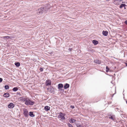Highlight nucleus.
<instances>
[{
  "mask_svg": "<svg viewBox=\"0 0 127 127\" xmlns=\"http://www.w3.org/2000/svg\"><path fill=\"white\" fill-rule=\"evenodd\" d=\"M2 81V79L1 78H0V83Z\"/></svg>",
  "mask_w": 127,
  "mask_h": 127,
  "instance_id": "nucleus-29",
  "label": "nucleus"
},
{
  "mask_svg": "<svg viewBox=\"0 0 127 127\" xmlns=\"http://www.w3.org/2000/svg\"><path fill=\"white\" fill-rule=\"evenodd\" d=\"M46 85V86H50L51 85V81L50 80H46L45 83Z\"/></svg>",
  "mask_w": 127,
  "mask_h": 127,
  "instance_id": "nucleus-6",
  "label": "nucleus"
},
{
  "mask_svg": "<svg viewBox=\"0 0 127 127\" xmlns=\"http://www.w3.org/2000/svg\"><path fill=\"white\" fill-rule=\"evenodd\" d=\"M125 23L127 25V20H126L125 22Z\"/></svg>",
  "mask_w": 127,
  "mask_h": 127,
  "instance_id": "nucleus-31",
  "label": "nucleus"
},
{
  "mask_svg": "<svg viewBox=\"0 0 127 127\" xmlns=\"http://www.w3.org/2000/svg\"><path fill=\"white\" fill-rule=\"evenodd\" d=\"M126 5L125 4H122L120 6V8H122L123 7H125ZM125 9H126L125 7H124Z\"/></svg>",
  "mask_w": 127,
  "mask_h": 127,
  "instance_id": "nucleus-16",
  "label": "nucleus"
},
{
  "mask_svg": "<svg viewBox=\"0 0 127 127\" xmlns=\"http://www.w3.org/2000/svg\"><path fill=\"white\" fill-rule=\"evenodd\" d=\"M59 115L58 116L59 118H60L62 120H64L65 118L64 116L65 115V114L63 113L60 112L59 113Z\"/></svg>",
  "mask_w": 127,
  "mask_h": 127,
  "instance_id": "nucleus-1",
  "label": "nucleus"
},
{
  "mask_svg": "<svg viewBox=\"0 0 127 127\" xmlns=\"http://www.w3.org/2000/svg\"><path fill=\"white\" fill-rule=\"evenodd\" d=\"M121 1V0H114L113 3L116 5H119L120 4Z\"/></svg>",
  "mask_w": 127,
  "mask_h": 127,
  "instance_id": "nucleus-7",
  "label": "nucleus"
},
{
  "mask_svg": "<svg viewBox=\"0 0 127 127\" xmlns=\"http://www.w3.org/2000/svg\"><path fill=\"white\" fill-rule=\"evenodd\" d=\"M34 102L29 99H28L25 101V104L27 105H32Z\"/></svg>",
  "mask_w": 127,
  "mask_h": 127,
  "instance_id": "nucleus-3",
  "label": "nucleus"
},
{
  "mask_svg": "<svg viewBox=\"0 0 127 127\" xmlns=\"http://www.w3.org/2000/svg\"><path fill=\"white\" fill-rule=\"evenodd\" d=\"M9 96V94L8 93H6L4 94L3 96L5 97H8Z\"/></svg>",
  "mask_w": 127,
  "mask_h": 127,
  "instance_id": "nucleus-11",
  "label": "nucleus"
},
{
  "mask_svg": "<svg viewBox=\"0 0 127 127\" xmlns=\"http://www.w3.org/2000/svg\"><path fill=\"white\" fill-rule=\"evenodd\" d=\"M50 92L51 93H52L53 91L54 88L53 87H51L50 88Z\"/></svg>",
  "mask_w": 127,
  "mask_h": 127,
  "instance_id": "nucleus-20",
  "label": "nucleus"
},
{
  "mask_svg": "<svg viewBox=\"0 0 127 127\" xmlns=\"http://www.w3.org/2000/svg\"><path fill=\"white\" fill-rule=\"evenodd\" d=\"M114 94L113 95V96L114 95Z\"/></svg>",
  "mask_w": 127,
  "mask_h": 127,
  "instance_id": "nucleus-36",
  "label": "nucleus"
},
{
  "mask_svg": "<svg viewBox=\"0 0 127 127\" xmlns=\"http://www.w3.org/2000/svg\"><path fill=\"white\" fill-rule=\"evenodd\" d=\"M5 88V89H8L9 88V87L8 85H6L4 86Z\"/></svg>",
  "mask_w": 127,
  "mask_h": 127,
  "instance_id": "nucleus-22",
  "label": "nucleus"
},
{
  "mask_svg": "<svg viewBox=\"0 0 127 127\" xmlns=\"http://www.w3.org/2000/svg\"><path fill=\"white\" fill-rule=\"evenodd\" d=\"M63 86L62 84L60 83L58 85V88L59 89H61L63 87Z\"/></svg>",
  "mask_w": 127,
  "mask_h": 127,
  "instance_id": "nucleus-13",
  "label": "nucleus"
},
{
  "mask_svg": "<svg viewBox=\"0 0 127 127\" xmlns=\"http://www.w3.org/2000/svg\"><path fill=\"white\" fill-rule=\"evenodd\" d=\"M94 62L96 64H101L100 61L98 60H96L94 61Z\"/></svg>",
  "mask_w": 127,
  "mask_h": 127,
  "instance_id": "nucleus-12",
  "label": "nucleus"
},
{
  "mask_svg": "<svg viewBox=\"0 0 127 127\" xmlns=\"http://www.w3.org/2000/svg\"><path fill=\"white\" fill-rule=\"evenodd\" d=\"M21 100L22 101H25L26 100V99L23 98V97H21Z\"/></svg>",
  "mask_w": 127,
  "mask_h": 127,
  "instance_id": "nucleus-24",
  "label": "nucleus"
},
{
  "mask_svg": "<svg viewBox=\"0 0 127 127\" xmlns=\"http://www.w3.org/2000/svg\"><path fill=\"white\" fill-rule=\"evenodd\" d=\"M17 95H21V94H20V93L17 92Z\"/></svg>",
  "mask_w": 127,
  "mask_h": 127,
  "instance_id": "nucleus-30",
  "label": "nucleus"
},
{
  "mask_svg": "<svg viewBox=\"0 0 127 127\" xmlns=\"http://www.w3.org/2000/svg\"><path fill=\"white\" fill-rule=\"evenodd\" d=\"M44 10V8H39L38 10V12L37 13V14L38 15H39L41 14H42Z\"/></svg>",
  "mask_w": 127,
  "mask_h": 127,
  "instance_id": "nucleus-5",
  "label": "nucleus"
},
{
  "mask_svg": "<svg viewBox=\"0 0 127 127\" xmlns=\"http://www.w3.org/2000/svg\"><path fill=\"white\" fill-rule=\"evenodd\" d=\"M108 32L107 31H103L102 32V33L103 35L105 36H107L108 34Z\"/></svg>",
  "mask_w": 127,
  "mask_h": 127,
  "instance_id": "nucleus-10",
  "label": "nucleus"
},
{
  "mask_svg": "<svg viewBox=\"0 0 127 127\" xmlns=\"http://www.w3.org/2000/svg\"><path fill=\"white\" fill-rule=\"evenodd\" d=\"M108 117L109 119H111L113 121H115L116 118L114 115L112 114H109L108 115Z\"/></svg>",
  "mask_w": 127,
  "mask_h": 127,
  "instance_id": "nucleus-2",
  "label": "nucleus"
},
{
  "mask_svg": "<svg viewBox=\"0 0 127 127\" xmlns=\"http://www.w3.org/2000/svg\"><path fill=\"white\" fill-rule=\"evenodd\" d=\"M50 109V107L48 106H45L44 108V110L46 111L49 110Z\"/></svg>",
  "mask_w": 127,
  "mask_h": 127,
  "instance_id": "nucleus-9",
  "label": "nucleus"
},
{
  "mask_svg": "<svg viewBox=\"0 0 127 127\" xmlns=\"http://www.w3.org/2000/svg\"><path fill=\"white\" fill-rule=\"evenodd\" d=\"M80 127H82V126L81 125H80Z\"/></svg>",
  "mask_w": 127,
  "mask_h": 127,
  "instance_id": "nucleus-33",
  "label": "nucleus"
},
{
  "mask_svg": "<svg viewBox=\"0 0 127 127\" xmlns=\"http://www.w3.org/2000/svg\"><path fill=\"white\" fill-rule=\"evenodd\" d=\"M68 126L69 127H73L69 123H68Z\"/></svg>",
  "mask_w": 127,
  "mask_h": 127,
  "instance_id": "nucleus-26",
  "label": "nucleus"
},
{
  "mask_svg": "<svg viewBox=\"0 0 127 127\" xmlns=\"http://www.w3.org/2000/svg\"><path fill=\"white\" fill-rule=\"evenodd\" d=\"M70 107L72 109H73L74 108V106L71 105Z\"/></svg>",
  "mask_w": 127,
  "mask_h": 127,
  "instance_id": "nucleus-28",
  "label": "nucleus"
},
{
  "mask_svg": "<svg viewBox=\"0 0 127 127\" xmlns=\"http://www.w3.org/2000/svg\"><path fill=\"white\" fill-rule=\"evenodd\" d=\"M126 65L127 66V63H126Z\"/></svg>",
  "mask_w": 127,
  "mask_h": 127,
  "instance_id": "nucleus-32",
  "label": "nucleus"
},
{
  "mask_svg": "<svg viewBox=\"0 0 127 127\" xmlns=\"http://www.w3.org/2000/svg\"><path fill=\"white\" fill-rule=\"evenodd\" d=\"M126 103L127 104V100L126 101Z\"/></svg>",
  "mask_w": 127,
  "mask_h": 127,
  "instance_id": "nucleus-34",
  "label": "nucleus"
},
{
  "mask_svg": "<svg viewBox=\"0 0 127 127\" xmlns=\"http://www.w3.org/2000/svg\"><path fill=\"white\" fill-rule=\"evenodd\" d=\"M18 89L17 87H14L13 89L12 90L13 91L16 92L18 90Z\"/></svg>",
  "mask_w": 127,
  "mask_h": 127,
  "instance_id": "nucleus-19",
  "label": "nucleus"
},
{
  "mask_svg": "<svg viewBox=\"0 0 127 127\" xmlns=\"http://www.w3.org/2000/svg\"><path fill=\"white\" fill-rule=\"evenodd\" d=\"M40 71H42L43 70V69L42 68H40Z\"/></svg>",
  "mask_w": 127,
  "mask_h": 127,
  "instance_id": "nucleus-27",
  "label": "nucleus"
},
{
  "mask_svg": "<svg viewBox=\"0 0 127 127\" xmlns=\"http://www.w3.org/2000/svg\"><path fill=\"white\" fill-rule=\"evenodd\" d=\"M29 115L31 117H33L34 116V115L32 112H29Z\"/></svg>",
  "mask_w": 127,
  "mask_h": 127,
  "instance_id": "nucleus-17",
  "label": "nucleus"
},
{
  "mask_svg": "<svg viewBox=\"0 0 127 127\" xmlns=\"http://www.w3.org/2000/svg\"><path fill=\"white\" fill-rule=\"evenodd\" d=\"M2 37H3V38H6L8 39L9 38H10V37L9 36H4Z\"/></svg>",
  "mask_w": 127,
  "mask_h": 127,
  "instance_id": "nucleus-25",
  "label": "nucleus"
},
{
  "mask_svg": "<svg viewBox=\"0 0 127 127\" xmlns=\"http://www.w3.org/2000/svg\"><path fill=\"white\" fill-rule=\"evenodd\" d=\"M15 65L17 67H19L20 66V63L19 62L15 63Z\"/></svg>",
  "mask_w": 127,
  "mask_h": 127,
  "instance_id": "nucleus-18",
  "label": "nucleus"
},
{
  "mask_svg": "<svg viewBox=\"0 0 127 127\" xmlns=\"http://www.w3.org/2000/svg\"><path fill=\"white\" fill-rule=\"evenodd\" d=\"M69 85L67 83H66L64 86V89H66L67 88H69Z\"/></svg>",
  "mask_w": 127,
  "mask_h": 127,
  "instance_id": "nucleus-15",
  "label": "nucleus"
},
{
  "mask_svg": "<svg viewBox=\"0 0 127 127\" xmlns=\"http://www.w3.org/2000/svg\"><path fill=\"white\" fill-rule=\"evenodd\" d=\"M93 43L94 45H96L98 43V42L96 40H94L93 41Z\"/></svg>",
  "mask_w": 127,
  "mask_h": 127,
  "instance_id": "nucleus-14",
  "label": "nucleus"
},
{
  "mask_svg": "<svg viewBox=\"0 0 127 127\" xmlns=\"http://www.w3.org/2000/svg\"><path fill=\"white\" fill-rule=\"evenodd\" d=\"M106 72H108L109 70V68L107 66H106Z\"/></svg>",
  "mask_w": 127,
  "mask_h": 127,
  "instance_id": "nucleus-23",
  "label": "nucleus"
},
{
  "mask_svg": "<svg viewBox=\"0 0 127 127\" xmlns=\"http://www.w3.org/2000/svg\"><path fill=\"white\" fill-rule=\"evenodd\" d=\"M8 107L10 108H12L14 107V105L13 103H11L8 105Z\"/></svg>",
  "mask_w": 127,
  "mask_h": 127,
  "instance_id": "nucleus-8",
  "label": "nucleus"
},
{
  "mask_svg": "<svg viewBox=\"0 0 127 127\" xmlns=\"http://www.w3.org/2000/svg\"><path fill=\"white\" fill-rule=\"evenodd\" d=\"M122 3H123V1H122Z\"/></svg>",
  "mask_w": 127,
  "mask_h": 127,
  "instance_id": "nucleus-37",
  "label": "nucleus"
},
{
  "mask_svg": "<svg viewBox=\"0 0 127 127\" xmlns=\"http://www.w3.org/2000/svg\"><path fill=\"white\" fill-rule=\"evenodd\" d=\"M23 114L26 117H28L29 116V113L28 110L24 108L23 109Z\"/></svg>",
  "mask_w": 127,
  "mask_h": 127,
  "instance_id": "nucleus-4",
  "label": "nucleus"
},
{
  "mask_svg": "<svg viewBox=\"0 0 127 127\" xmlns=\"http://www.w3.org/2000/svg\"><path fill=\"white\" fill-rule=\"evenodd\" d=\"M106 0L107 1H109V0Z\"/></svg>",
  "mask_w": 127,
  "mask_h": 127,
  "instance_id": "nucleus-35",
  "label": "nucleus"
},
{
  "mask_svg": "<svg viewBox=\"0 0 127 127\" xmlns=\"http://www.w3.org/2000/svg\"><path fill=\"white\" fill-rule=\"evenodd\" d=\"M75 120L72 118L71 119L70 121V123H73L75 122Z\"/></svg>",
  "mask_w": 127,
  "mask_h": 127,
  "instance_id": "nucleus-21",
  "label": "nucleus"
}]
</instances>
